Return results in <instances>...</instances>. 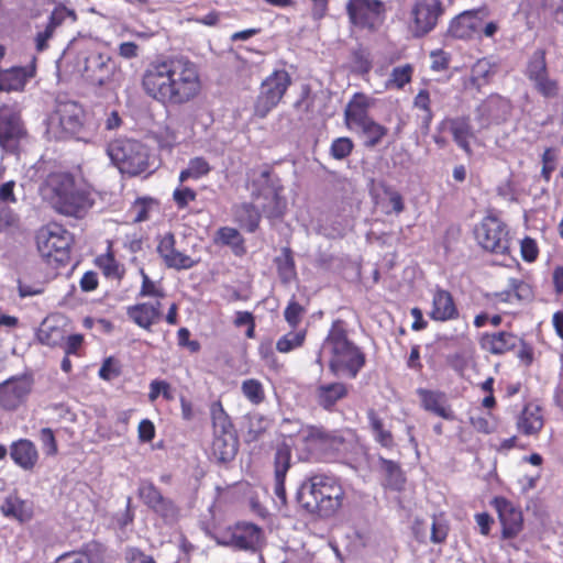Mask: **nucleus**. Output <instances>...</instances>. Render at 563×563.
Here are the masks:
<instances>
[{
  "label": "nucleus",
  "instance_id": "nucleus-61",
  "mask_svg": "<svg viewBox=\"0 0 563 563\" xmlns=\"http://www.w3.org/2000/svg\"><path fill=\"white\" fill-rule=\"evenodd\" d=\"M40 440L46 455L54 456L58 452L57 441L54 431L51 428H42Z\"/></svg>",
  "mask_w": 563,
  "mask_h": 563
},
{
  "label": "nucleus",
  "instance_id": "nucleus-58",
  "mask_svg": "<svg viewBox=\"0 0 563 563\" xmlns=\"http://www.w3.org/2000/svg\"><path fill=\"white\" fill-rule=\"evenodd\" d=\"M197 198V192L189 188L179 185L173 192V200L179 210L185 209L191 201Z\"/></svg>",
  "mask_w": 563,
  "mask_h": 563
},
{
  "label": "nucleus",
  "instance_id": "nucleus-62",
  "mask_svg": "<svg viewBox=\"0 0 563 563\" xmlns=\"http://www.w3.org/2000/svg\"><path fill=\"white\" fill-rule=\"evenodd\" d=\"M352 63L354 69L358 74H367L372 68V60L369 58V54L363 49H357L353 52Z\"/></svg>",
  "mask_w": 563,
  "mask_h": 563
},
{
  "label": "nucleus",
  "instance_id": "nucleus-30",
  "mask_svg": "<svg viewBox=\"0 0 563 563\" xmlns=\"http://www.w3.org/2000/svg\"><path fill=\"white\" fill-rule=\"evenodd\" d=\"M417 394L424 410L430 411L445 420H454V412L451 407L445 404V395L443 393L419 388Z\"/></svg>",
  "mask_w": 563,
  "mask_h": 563
},
{
  "label": "nucleus",
  "instance_id": "nucleus-60",
  "mask_svg": "<svg viewBox=\"0 0 563 563\" xmlns=\"http://www.w3.org/2000/svg\"><path fill=\"white\" fill-rule=\"evenodd\" d=\"M303 312V307L291 299L284 311V317L291 328H296L300 323Z\"/></svg>",
  "mask_w": 563,
  "mask_h": 563
},
{
  "label": "nucleus",
  "instance_id": "nucleus-45",
  "mask_svg": "<svg viewBox=\"0 0 563 563\" xmlns=\"http://www.w3.org/2000/svg\"><path fill=\"white\" fill-rule=\"evenodd\" d=\"M217 236L219 242L231 246L234 254L239 255L244 252V240L236 229L230 227L220 228Z\"/></svg>",
  "mask_w": 563,
  "mask_h": 563
},
{
  "label": "nucleus",
  "instance_id": "nucleus-6",
  "mask_svg": "<svg viewBox=\"0 0 563 563\" xmlns=\"http://www.w3.org/2000/svg\"><path fill=\"white\" fill-rule=\"evenodd\" d=\"M71 234L58 223H48L36 235L37 250L48 263L65 265L69 261Z\"/></svg>",
  "mask_w": 563,
  "mask_h": 563
},
{
  "label": "nucleus",
  "instance_id": "nucleus-34",
  "mask_svg": "<svg viewBox=\"0 0 563 563\" xmlns=\"http://www.w3.org/2000/svg\"><path fill=\"white\" fill-rule=\"evenodd\" d=\"M354 131L365 137L364 145L366 147H375L388 133V129L376 122L373 118L357 126Z\"/></svg>",
  "mask_w": 563,
  "mask_h": 563
},
{
  "label": "nucleus",
  "instance_id": "nucleus-56",
  "mask_svg": "<svg viewBox=\"0 0 563 563\" xmlns=\"http://www.w3.org/2000/svg\"><path fill=\"white\" fill-rule=\"evenodd\" d=\"M152 510L159 515L165 521H175L178 517V507L172 499L166 497H163Z\"/></svg>",
  "mask_w": 563,
  "mask_h": 563
},
{
  "label": "nucleus",
  "instance_id": "nucleus-14",
  "mask_svg": "<svg viewBox=\"0 0 563 563\" xmlns=\"http://www.w3.org/2000/svg\"><path fill=\"white\" fill-rule=\"evenodd\" d=\"M33 379L29 375L12 376L0 384V406L5 410H15L32 390Z\"/></svg>",
  "mask_w": 563,
  "mask_h": 563
},
{
  "label": "nucleus",
  "instance_id": "nucleus-48",
  "mask_svg": "<svg viewBox=\"0 0 563 563\" xmlns=\"http://www.w3.org/2000/svg\"><path fill=\"white\" fill-rule=\"evenodd\" d=\"M241 391L243 396L253 405L257 406L265 399L263 384L255 378H249L242 382Z\"/></svg>",
  "mask_w": 563,
  "mask_h": 563
},
{
  "label": "nucleus",
  "instance_id": "nucleus-53",
  "mask_svg": "<svg viewBox=\"0 0 563 563\" xmlns=\"http://www.w3.org/2000/svg\"><path fill=\"white\" fill-rule=\"evenodd\" d=\"M380 464L387 475L388 486L393 487L394 489H400L405 478L399 465L396 462L387 459H380Z\"/></svg>",
  "mask_w": 563,
  "mask_h": 563
},
{
  "label": "nucleus",
  "instance_id": "nucleus-9",
  "mask_svg": "<svg viewBox=\"0 0 563 563\" xmlns=\"http://www.w3.org/2000/svg\"><path fill=\"white\" fill-rule=\"evenodd\" d=\"M478 244L495 254H507L510 249L509 232L496 217H486L475 229Z\"/></svg>",
  "mask_w": 563,
  "mask_h": 563
},
{
  "label": "nucleus",
  "instance_id": "nucleus-46",
  "mask_svg": "<svg viewBox=\"0 0 563 563\" xmlns=\"http://www.w3.org/2000/svg\"><path fill=\"white\" fill-rule=\"evenodd\" d=\"M368 420L376 442H378L384 448H393V434L390 431L384 429L383 421L377 417L374 410L368 412Z\"/></svg>",
  "mask_w": 563,
  "mask_h": 563
},
{
  "label": "nucleus",
  "instance_id": "nucleus-39",
  "mask_svg": "<svg viewBox=\"0 0 563 563\" xmlns=\"http://www.w3.org/2000/svg\"><path fill=\"white\" fill-rule=\"evenodd\" d=\"M543 427V420L540 415L539 408L530 410L526 408L518 421L519 430L526 434L531 435L538 433Z\"/></svg>",
  "mask_w": 563,
  "mask_h": 563
},
{
  "label": "nucleus",
  "instance_id": "nucleus-16",
  "mask_svg": "<svg viewBox=\"0 0 563 563\" xmlns=\"http://www.w3.org/2000/svg\"><path fill=\"white\" fill-rule=\"evenodd\" d=\"M25 135L20 113L5 107L0 110V145L7 150H14L19 141Z\"/></svg>",
  "mask_w": 563,
  "mask_h": 563
},
{
  "label": "nucleus",
  "instance_id": "nucleus-40",
  "mask_svg": "<svg viewBox=\"0 0 563 563\" xmlns=\"http://www.w3.org/2000/svg\"><path fill=\"white\" fill-rule=\"evenodd\" d=\"M547 73H549V70L545 49L538 48L529 57L525 75L531 81Z\"/></svg>",
  "mask_w": 563,
  "mask_h": 563
},
{
  "label": "nucleus",
  "instance_id": "nucleus-36",
  "mask_svg": "<svg viewBox=\"0 0 563 563\" xmlns=\"http://www.w3.org/2000/svg\"><path fill=\"white\" fill-rule=\"evenodd\" d=\"M96 265L101 269L102 274L109 279L121 280L124 275V266L115 260L111 252L99 255L96 258Z\"/></svg>",
  "mask_w": 563,
  "mask_h": 563
},
{
  "label": "nucleus",
  "instance_id": "nucleus-1",
  "mask_svg": "<svg viewBox=\"0 0 563 563\" xmlns=\"http://www.w3.org/2000/svg\"><path fill=\"white\" fill-rule=\"evenodd\" d=\"M146 96L164 106H183L201 91L196 63L184 56H164L150 62L141 78Z\"/></svg>",
  "mask_w": 563,
  "mask_h": 563
},
{
  "label": "nucleus",
  "instance_id": "nucleus-47",
  "mask_svg": "<svg viewBox=\"0 0 563 563\" xmlns=\"http://www.w3.org/2000/svg\"><path fill=\"white\" fill-rule=\"evenodd\" d=\"M306 330L290 331L280 336L276 342V350L279 353H289L300 347L306 340Z\"/></svg>",
  "mask_w": 563,
  "mask_h": 563
},
{
  "label": "nucleus",
  "instance_id": "nucleus-31",
  "mask_svg": "<svg viewBox=\"0 0 563 563\" xmlns=\"http://www.w3.org/2000/svg\"><path fill=\"white\" fill-rule=\"evenodd\" d=\"M301 438L307 442V446L311 451H317L321 449H338V445L341 444V440L336 437L331 435L327 431L316 428V427H307L300 432Z\"/></svg>",
  "mask_w": 563,
  "mask_h": 563
},
{
  "label": "nucleus",
  "instance_id": "nucleus-27",
  "mask_svg": "<svg viewBox=\"0 0 563 563\" xmlns=\"http://www.w3.org/2000/svg\"><path fill=\"white\" fill-rule=\"evenodd\" d=\"M520 340L511 332H485L481 335L479 345L493 355H501L514 350Z\"/></svg>",
  "mask_w": 563,
  "mask_h": 563
},
{
  "label": "nucleus",
  "instance_id": "nucleus-49",
  "mask_svg": "<svg viewBox=\"0 0 563 563\" xmlns=\"http://www.w3.org/2000/svg\"><path fill=\"white\" fill-rule=\"evenodd\" d=\"M67 20L71 23L77 21V13L74 9L66 7L63 3H58L48 18L47 24L56 30L59 25L64 24Z\"/></svg>",
  "mask_w": 563,
  "mask_h": 563
},
{
  "label": "nucleus",
  "instance_id": "nucleus-4",
  "mask_svg": "<svg viewBox=\"0 0 563 563\" xmlns=\"http://www.w3.org/2000/svg\"><path fill=\"white\" fill-rule=\"evenodd\" d=\"M297 499L309 512L331 517L342 508L345 490L338 478L317 474L297 492Z\"/></svg>",
  "mask_w": 563,
  "mask_h": 563
},
{
  "label": "nucleus",
  "instance_id": "nucleus-24",
  "mask_svg": "<svg viewBox=\"0 0 563 563\" xmlns=\"http://www.w3.org/2000/svg\"><path fill=\"white\" fill-rule=\"evenodd\" d=\"M347 395L349 387L341 382L322 383L314 389L316 402L327 411H332L335 405Z\"/></svg>",
  "mask_w": 563,
  "mask_h": 563
},
{
  "label": "nucleus",
  "instance_id": "nucleus-25",
  "mask_svg": "<svg viewBox=\"0 0 563 563\" xmlns=\"http://www.w3.org/2000/svg\"><path fill=\"white\" fill-rule=\"evenodd\" d=\"M59 126L70 135L76 136L82 126V108L74 101L59 103L56 109Z\"/></svg>",
  "mask_w": 563,
  "mask_h": 563
},
{
  "label": "nucleus",
  "instance_id": "nucleus-50",
  "mask_svg": "<svg viewBox=\"0 0 563 563\" xmlns=\"http://www.w3.org/2000/svg\"><path fill=\"white\" fill-rule=\"evenodd\" d=\"M157 200L153 198H137L131 208V211L134 213V222L147 221L151 217V212L155 207H157Z\"/></svg>",
  "mask_w": 563,
  "mask_h": 563
},
{
  "label": "nucleus",
  "instance_id": "nucleus-19",
  "mask_svg": "<svg viewBox=\"0 0 563 563\" xmlns=\"http://www.w3.org/2000/svg\"><path fill=\"white\" fill-rule=\"evenodd\" d=\"M431 309L428 316L431 320L437 322H448L456 320L460 317V310L455 303L452 294L435 286L432 290Z\"/></svg>",
  "mask_w": 563,
  "mask_h": 563
},
{
  "label": "nucleus",
  "instance_id": "nucleus-5",
  "mask_svg": "<svg viewBox=\"0 0 563 563\" xmlns=\"http://www.w3.org/2000/svg\"><path fill=\"white\" fill-rule=\"evenodd\" d=\"M107 154L122 174L137 176L150 168L148 150L139 141L117 139L108 144Z\"/></svg>",
  "mask_w": 563,
  "mask_h": 563
},
{
  "label": "nucleus",
  "instance_id": "nucleus-18",
  "mask_svg": "<svg viewBox=\"0 0 563 563\" xmlns=\"http://www.w3.org/2000/svg\"><path fill=\"white\" fill-rule=\"evenodd\" d=\"M115 63L107 54L91 53L85 59L84 75L91 84L103 86L112 78Z\"/></svg>",
  "mask_w": 563,
  "mask_h": 563
},
{
  "label": "nucleus",
  "instance_id": "nucleus-7",
  "mask_svg": "<svg viewBox=\"0 0 563 563\" xmlns=\"http://www.w3.org/2000/svg\"><path fill=\"white\" fill-rule=\"evenodd\" d=\"M291 82V76L286 69H276L267 76L254 102V117L266 118L279 104Z\"/></svg>",
  "mask_w": 563,
  "mask_h": 563
},
{
  "label": "nucleus",
  "instance_id": "nucleus-15",
  "mask_svg": "<svg viewBox=\"0 0 563 563\" xmlns=\"http://www.w3.org/2000/svg\"><path fill=\"white\" fill-rule=\"evenodd\" d=\"M383 8L379 0H349L346 12L353 25L372 29L378 21Z\"/></svg>",
  "mask_w": 563,
  "mask_h": 563
},
{
  "label": "nucleus",
  "instance_id": "nucleus-28",
  "mask_svg": "<svg viewBox=\"0 0 563 563\" xmlns=\"http://www.w3.org/2000/svg\"><path fill=\"white\" fill-rule=\"evenodd\" d=\"M449 129L456 145L466 154H471L470 140L473 137L472 126L468 118L444 119L438 126L439 132Z\"/></svg>",
  "mask_w": 563,
  "mask_h": 563
},
{
  "label": "nucleus",
  "instance_id": "nucleus-10",
  "mask_svg": "<svg viewBox=\"0 0 563 563\" xmlns=\"http://www.w3.org/2000/svg\"><path fill=\"white\" fill-rule=\"evenodd\" d=\"M263 537L262 529L251 522H239L218 539V544L235 550L255 551Z\"/></svg>",
  "mask_w": 563,
  "mask_h": 563
},
{
  "label": "nucleus",
  "instance_id": "nucleus-51",
  "mask_svg": "<svg viewBox=\"0 0 563 563\" xmlns=\"http://www.w3.org/2000/svg\"><path fill=\"white\" fill-rule=\"evenodd\" d=\"M472 361V351L462 350L446 355L445 362L455 373L463 375Z\"/></svg>",
  "mask_w": 563,
  "mask_h": 563
},
{
  "label": "nucleus",
  "instance_id": "nucleus-42",
  "mask_svg": "<svg viewBox=\"0 0 563 563\" xmlns=\"http://www.w3.org/2000/svg\"><path fill=\"white\" fill-rule=\"evenodd\" d=\"M280 280L289 283L296 276L295 262L289 247L282 249L280 255L275 260Z\"/></svg>",
  "mask_w": 563,
  "mask_h": 563
},
{
  "label": "nucleus",
  "instance_id": "nucleus-26",
  "mask_svg": "<svg viewBox=\"0 0 563 563\" xmlns=\"http://www.w3.org/2000/svg\"><path fill=\"white\" fill-rule=\"evenodd\" d=\"M371 102L367 96L356 92L345 107L344 120L347 129L355 130L372 117L368 113Z\"/></svg>",
  "mask_w": 563,
  "mask_h": 563
},
{
  "label": "nucleus",
  "instance_id": "nucleus-57",
  "mask_svg": "<svg viewBox=\"0 0 563 563\" xmlns=\"http://www.w3.org/2000/svg\"><path fill=\"white\" fill-rule=\"evenodd\" d=\"M354 144L350 137H338L332 141L330 154L335 159L347 157L353 151Z\"/></svg>",
  "mask_w": 563,
  "mask_h": 563
},
{
  "label": "nucleus",
  "instance_id": "nucleus-38",
  "mask_svg": "<svg viewBox=\"0 0 563 563\" xmlns=\"http://www.w3.org/2000/svg\"><path fill=\"white\" fill-rule=\"evenodd\" d=\"M210 170L211 166L206 158L201 156L190 158L187 167L179 173V181L183 184L188 179L197 180L208 175Z\"/></svg>",
  "mask_w": 563,
  "mask_h": 563
},
{
  "label": "nucleus",
  "instance_id": "nucleus-59",
  "mask_svg": "<svg viewBox=\"0 0 563 563\" xmlns=\"http://www.w3.org/2000/svg\"><path fill=\"white\" fill-rule=\"evenodd\" d=\"M142 276V286L139 292V297H164L162 288L157 287L156 284L148 277L143 268L140 269Z\"/></svg>",
  "mask_w": 563,
  "mask_h": 563
},
{
  "label": "nucleus",
  "instance_id": "nucleus-29",
  "mask_svg": "<svg viewBox=\"0 0 563 563\" xmlns=\"http://www.w3.org/2000/svg\"><path fill=\"white\" fill-rule=\"evenodd\" d=\"M283 191L279 178L268 168L253 172L251 178V194L254 201H260L261 196Z\"/></svg>",
  "mask_w": 563,
  "mask_h": 563
},
{
  "label": "nucleus",
  "instance_id": "nucleus-23",
  "mask_svg": "<svg viewBox=\"0 0 563 563\" xmlns=\"http://www.w3.org/2000/svg\"><path fill=\"white\" fill-rule=\"evenodd\" d=\"M482 29V18L479 11H464L456 15L449 25V32L452 36L461 40L472 38Z\"/></svg>",
  "mask_w": 563,
  "mask_h": 563
},
{
  "label": "nucleus",
  "instance_id": "nucleus-8",
  "mask_svg": "<svg viewBox=\"0 0 563 563\" xmlns=\"http://www.w3.org/2000/svg\"><path fill=\"white\" fill-rule=\"evenodd\" d=\"M444 12L441 0H413L406 18L409 33L416 38L428 35L437 27Z\"/></svg>",
  "mask_w": 563,
  "mask_h": 563
},
{
  "label": "nucleus",
  "instance_id": "nucleus-32",
  "mask_svg": "<svg viewBox=\"0 0 563 563\" xmlns=\"http://www.w3.org/2000/svg\"><path fill=\"white\" fill-rule=\"evenodd\" d=\"M239 448L236 434L227 433L214 435L211 451L219 462H229L234 459Z\"/></svg>",
  "mask_w": 563,
  "mask_h": 563
},
{
  "label": "nucleus",
  "instance_id": "nucleus-22",
  "mask_svg": "<svg viewBox=\"0 0 563 563\" xmlns=\"http://www.w3.org/2000/svg\"><path fill=\"white\" fill-rule=\"evenodd\" d=\"M162 303L140 302L126 308V316L140 328L151 331L152 327L157 323L162 317Z\"/></svg>",
  "mask_w": 563,
  "mask_h": 563
},
{
  "label": "nucleus",
  "instance_id": "nucleus-11",
  "mask_svg": "<svg viewBox=\"0 0 563 563\" xmlns=\"http://www.w3.org/2000/svg\"><path fill=\"white\" fill-rule=\"evenodd\" d=\"M156 252L167 268L187 271L200 263V258H194L176 247V238L172 232L157 238Z\"/></svg>",
  "mask_w": 563,
  "mask_h": 563
},
{
  "label": "nucleus",
  "instance_id": "nucleus-33",
  "mask_svg": "<svg viewBox=\"0 0 563 563\" xmlns=\"http://www.w3.org/2000/svg\"><path fill=\"white\" fill-rule=\"evenodd\" d=\"M280 194L282 191L266 194L261 196L260 201H254L266 218L279 219L284 216L287 203Z\"/></svg>",
  "mask_w": 563,
  "mask_h": 563
},
{
  "label": "nucleus",
  "instance_id": "nucleus-55",
  "mask_svg": "<svg viewBox=\"0 0 563 563\" xmlns=\"http://www.w3.org/2000/svg\"><path fill=\"white\" fill-rule=\"evenodd\" d=\"M163 396L165 400H173L174 393L172 390L170 384L166 380L154 379L150 384V393L148 400L155 401L159 396Z\"/></svg>",
  "mask_w": 563,
  "mask_h": 563
},
{
  "label": "nucleus",
  "instance_id": "nucleus-64",
  "mask_svg": "<svg viewBox=\"0 0 563 563\" xmlns=\"http://www.w3.org/2000/svg\"><path fill=\"white\" fill-rule=\"evenodd\" d=\"M54 563H91V559L85 552L73 551L59 555Z\"/></svg>",
  "mask_w": 563,
  "mask_h": 563
},
{
  "label": "nucleus",
  "instance_id": "nucleus-37",
  "mask_svg": "<svg viewBox=\"0 0 563 563\" xmlns=\"http://www.w3.org/2000/svg\"><path fill=\"white\" fill-rule=\"evenodd\" d=\"M36 338L40 343L52 347L59 345L65 339L64 330L52 324L48 319H45L38 327Z\"/></svg>",
  "mask_w": 563,
  "mask_h": 563
},
{
  "label": "nucleus",
  "instance_id": "nucleus-43",
  "mask_svg": "<svg viewBox=\"0 0 563 563\" xmlns=\"http://www.w3.org/2000/svg\"><path fill=\"white\" fill-rule=\"evenodd\" d=\"M413 107L423 112L421 117V129L427 133L433 120V112L431 110L430 93L427 89H421L413 98Z\"/></svg>",
  "mask_w": 563,
  "mask_h": 563
},
{
  "label": "nucleus",
  "instance_id": "nucleus-35",
  "mask_svg": "<svg viewBox=\"0 0 563 563\" xmlns=\"http://www.w3.org/2000/svg\"><path fill=\"white\" fill-rule=\"evenodd\" d=\"M236 218L241 225L249 232H255L258 228L261 216L263 214L261 209L256 205L242 203L236 209Z\"/></svg>",
  "mask_w": 563,
  "mask_h": 563
},
{
  "label": "nucleus",
  "instance_id": "nucleus-20",
  "mask_svg": "<svg viewBox=\"0 0 563 563\" xmlns=\"http://www.w3.org/2000/svg\"><path fill=\"white\" fill-rule=\"evenodd\" d=\"M9 454L13 463L24 472H33L40 461V452L29 439L21 438L9 446Z\"/></svg>",
  "mask_w": 563,
  "mask_h": 563
},
{
  "label": "nucleus",
  "instance_id": "nucleus-21",
  "mask_svg": "<svg viewBox=\"0 0 563 563\" xmlns=\"http://www.w3.org/2000/svg\"><path fill=\"white\" fill-rule=\"evenodd\" d=\"M35 76V66H12L0 69V91H23L26 82Z\"/></svg>",
  "mask_w": 563,
  "mask_h": 563
},
{
  "label": "nucleus",
  "instance_id": "nucleus-44",
  "mask_svg": "<svg viewBox=\"0 0 563 563\" xmlns=\"http://www.w3.org/2000/svg\"><path fill=\"white\" fill-rule=\"evenodd\" d=\"M211 416H212L214 435L227 434V433L236 434L230 417L223 410L220 402L214 404L212 406Z\"/></svg>",
  "mask_w": 563,
  "mask_h": 563
},
{
  "label": "nucleus",
  "instance_id": "nucleus-52",
  "mask_svg": "<svg viewBox=\"0 0 563 563\" xmlns=\"http://www.w3.org/2000/svg\"><path fill=\"white\" fill-rule=\"evenodd\" d=\"M534 89L544 98H554L559 95V82L550 78L549 73L531 80Z\"/></svg>",
  "mask_w": 563,
  "mask_h": 563
},
{
  "label": "nucleus",
  "instance_id": "nucleus-17",
  "mask_svg": "<svg viewBox=\"0 0 563 563\" xmlns=\"http://www.w3.org/2000/svg\"><path fill=\"white\" fill-rule=\"evenodd\" d=\"M510 100L499 95H490L477 107V115L482 126L500 124L510 115Z\"/></svg>",
  "mask_w": 563,
  "mask_h": 563
},
{
  "label": "nucleus",
  "instance_id": "nucleus-12",
  "mask_svg": "<svg viewBox=\"0 0 563 563\" xmlns=\"http://www.w3.org/2000/svg\"><path fill=\"white\" fill-rule=\"evenodd\" d=\"M490 506L498 515L503 539L517 537L523 527V516L520 507L503 496L494 497L490 501Z\"/></svg>",
  "mask_w": 563,
  "mask_h": 563
},
{
  "label": "nucleus",
  "instance_id": "nucleus-63",
  "mask_svg": "<svg viewBox=\"0 0 563 563\" xmlns=\"http://www.w3.org/2000/svg\"><path fill=\"white\" fill-rule=\"evenodd\" d=\"M521 256L525 262L532 263L538 258L539 249L534 239L526 236L520 244Z\"/></svg>",
  "mask_w": 563,
  "mask_h": 563
},
{
  "label": "nucleus",
  "instance_id": "nucleus-41",
  "mask_svg": "<svg viewBox=\"0 0 563 563\" xmlns=\"http://www.w3.org/2000/svg\"><path fill=\"white\" fill-rule=\"evenodd\" d=\"M412 75L413 66L411 64L394 67L386 81V88L401 90L411 81Z\"/></svg>",
  "mask_w": 563,
  "mask_h": 563
},
{
  "label": "nucleus",
  "instance_id": "nucleus-3",
  "mask_svg": "<svg viewBox=\"0 0 563 563\" xmlns=\"http://www.w3.org/2000/svg\"><path fill=\"white\" fill-rule=\"evenodd\" d=\"M329 353V369L338 377L355 378L366 364V355L347 335L346 324L336 319L317 352L316 363L322 368V353Z\"/></svg>",
  "mask_w": 563,
  "mask_h": 563
},
{
  "label": "nucleus",
  "instance_id": "nucleus-2",
  "mask_svg": "<svg viewBox=\"0 0 563 563\" xmlns=\"http://www.w3.org/2000/svg\"><path fill=\"white\" fill-rule=\"evenodd\" d=\"M40 194L55 212L78 220L84 219L95 205L89 186L66 172L48 174Z\"/></svg>",
  "mask_w": 563,
  "mask_h": 563
},
{
  "label": "nucleus",
  "instance_id": "nucleus-54",
  "mask_svg": "<svg viewBox=\"0 0 563 563\" xmlns=\"http://www.w3.org/2000/svg\"><path fill=\"white\" fill-rule=\"evenodd\" d=\"M139 496L151 509H153V507L164 497L159 489L148 481L141 482L139 486Z\"/></svg>",
  "mask_w": 563,
  "mask_h": 563
},
{
  "label": "nucleus",
  "instance_id": "nucleus-13",
  "mask_svg": "<svg viewBox=\"0 0 563 563\" xmlns=\"http://www.w3.org/2000/svg\"><path fill=\"white\" fill-rule=\"evenodd\" d=\"M291 466V444L282 442L277 445L274 456V503L278 509L286 507L287 494L285 488L286 474Z\"/></svg>",
  "mask_w": 563,
  "mask_h": 563
}]
</instances>
